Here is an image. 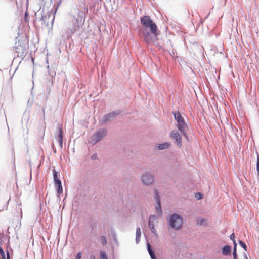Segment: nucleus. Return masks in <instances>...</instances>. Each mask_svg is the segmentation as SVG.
I'll return each mask as SVG.
<instances>
[{"label": "nucleus", "mask_w": 259, "mask_h": 259, "mask_svg": "<svg viewBox=\"0 0 259 259\" xmlns=\"http://www.w3.org/2000/svg\"><path fill=\"white\" fill-rule=\"evenodd\" d=\"M141 23L145 28L142 31L145 41L147 43L156 41L159 35L157 27L149 16H144L140 18Z\"/></svg>", "instance_id": "nucleus-1"}, {"label": "nucleus", "mask_w": 259, "mask_h": 259, "mask_svg": "<svg viewBox=\"0 0 259 259\" xmlns=\"http://www.w3.org/2000/svg\"><path fill=\"white\" fill-rule=\"evenodd\" d=\"M175 119L177 121V126L179 131L182 134H185V129L187 127V124L184 118L182 117L179 112H175L173 113Z\"/></svg>", "instance_id": "nucleus-2"}, {"label": "nucleus", "mask_w": 259, "mask_h": 259, "mask_svg": "<svg viewBox=\"0 0 259 259\" xmlns=\"http://www.w3.org/2000/svg\"><path fill=\"white\" fill-rule=\"evenodd\" d=\"M170 227L176 230L181 228L183 224L182 218L177 214H173L169 219Z\"/></svg>", "instance_id": "nucleus-3"}, {"label": "nucleus", "mask_w": 259, "mask_h": 259, "mask_svg": "<svg viewBox=\"0 0 259 259\" xmlns=\"http://www.w3.org/2000/svg\"><path fill=\"white\" fill-rule=\"evenodd\" d=\"M170 137L174 140V142L179 147H181L182 146V138L180 136V133L178 131L173 130L170 134Z\"/></svg>", "instance_id": "nucleus-4"}, {"label": "nucleus", "mask_w": 259, "mask_h": 259, "mask_svg": "<svg viewBox=\"0 0 259 259\" xmlns=\"http://www.w3.org/2000/svg\"><path fill=\"white\" fill-rule=\"evenodd\" d=\"M106 132L104 130H101L97 132L93 136V141L94 143H97L99 141L101 140L103 137L105 136Z\"/></svg>", "instance_id": "nucleus-5"}, {"label": "nucleus", "mask_w": 259, "mask_h": 259, "mask_svg": "<svg viewBox=\"0 0 259 259\" xmlns=\"http://www.w3.org/2000/svg\"><path fill=\"white\" fill-rule=\"evenodd\" d=\"M141 180L143 184L145 185H149L153 183V178L150 174H146L142 176Z\"/></svg>", "instance_id": "nucleus-6"}, {"label": "nucleus", "mask_w": 259, "mask_h": 259, "mask_svg": "<svg viewBox=\"0 0 259 259\" xmlns=\"http://www.w3.org/2000/svg\"><path fill=\"white\" fill-rule=\"evenodd\" d=\"M55 185L57 188V193L58 194L62 193L63 192V188L61 180H58L57 182L55 183Z\"/></svg>", "instance_id": "nucleus-7"}, {"label": "nucleus", "mask_w": 259, "mask_h": 259, "mask_svg": "<svg viewBox=\"0 0 259 259\" xmlns=\"http://www.w3.org/2000/svg\"><path fill=\"white\" fill-rule=\"evenodd\" d=\"M170 146V144L168 142H165L162 144H159L157 146V148L159 150L165 149L169 148Z\"/></svg>", "instance_id": "nucleus-8"}, {"label": "nucleus", "mask_w": 259, "mask_h": 259, "mask_svg": "<svg viewBox=\"0 0 259 259\" xmlns=\"http://www.w3.org/2000/svg\"><path fill=\"white\" fill-rule=\"evenodd\" d=\"M155 195H156V200L157 202V206L156 207V209L157 211H159L160 213L161 212V207H160V198L158 195V193L157 191H155Z\"/></svg>", "instance_id": "nucleus-9"}, {"label": "nucleus", "mask_w": 259, "mask_h": 259, "mask_svg": "<svg viewBox=\"0 0 259 259\" xmlns=\"http://www.w3.org/2000/svg\"><path fill=\"white\" fill-rule=\"evenodd\" d=\"M231 251V247L228 245L225 246L222 249V254L224 255L228 254Z\"/></svg>", "instance_id": "nucleus-10"}, {"label": "nucleus", "mask_w": 259, "mask_h": 259, "mask_svg": "<svg viewBox=\"0 0 259 259\" xmlns=\"http://www.w3.org/2000/svg\"><path fill=\"white\" fill-rule=\"evenodd\" d=\"M147 249L151 259H156L154 252L152 250L151 246L149 243H147Z\"/></svg>", "instance_id": "nucleus-11"}, {"label": "nucleus", "mask_w": 259, "mask_h": 259, "mask_svg": "<svg viewBox=\"0 0 259 259\" xmlns=\"http://www.w3.org/2000/svg\"><path fill=\"white\" fill-rule=\"evenodd\" d=\"M147 249L151 259H156L154 252L152 250L151 246L149 243H147Z\"/></svg>", "instance_id": "nucleus-12"}, {"label": "nucleus", "mask_w": 259, "mask_h": 259, "mask_svg": "<svg viewBox=\"0 0 259 259\" xmlns=\"http://www.w3.org/2000/svg\"><path fill=\"white\" fill-rule=\"evenodd\" d=\"M141 236V229L139 227H138L136 229V241L137 243L139 242Z\"/></svg>", "instance_id": "nucleus-13"}, {"label": "nucleus", "mask_w": 259, "mask_h": 259, "mask_svg": "<svg viewBox=\"0 0 259 259\" xmlns=\"http://www.w3.org/2000/svg\"><path fill=\"white\" fill-rule=\"evenodd\" d=\"M116 115L115 113H111L107 115H106L104 117L103 119V122H106L110 118L113 117Z\"/></svg>", "instance_id": "nucleus-14"}, {"label": "nucleus", "mask_w": 259, "mask_h": 259, "mask_svg": "<svg viewBox=\"0 0 259 259\" xmlns=\"http://www.w3.org/2000/svg\"><path fill=\"white\" fill-rule=\"evenodd\" d=\"M0 254L2 256L3 259H10V254L8 251L7 252V258H5V252L1 246H0Z\"/></svg>", "instance_id": "nucleus-15"}, {"label": "nucleus", "mask_w": 259, "mask_h": 259, "mask_svg": "<svg viewBox=\"0 0 259 259\" xmlns=\"http://www.w3.org/2000/svg\"><path fill=\"white\" fill-rule=\"evenodd\" d=\"M52 172H53V175L54 182V183H55L57 182V181L58 180H60L58 178V172H56L55 169H53Z\"/></svg>", "instance_id": "nucleus-16"}, {"label": "nucleus", "mask_w": 259, "mask_h": 259, "mask_svg": "<svg viewBox=\"0 0 259 259\" xmlns=\"http://www.w3.org/2000/svg\"><path fill=\"white\" fill-rule=\"evenodd\" d=\"M58 139H59V141L60 144H62V141H63V138H62V131L61 128L59 129V133L58 134Z\"/></svg>", "instance_id": "nucleus-17"}, {"label": "nucleus", "mask_w": 259, "mask_h": 259, "mask_svg": "<svg viewBox=\"0 0 259 259\" xmlns=\"http://www.w3.org/2000/svg\"><path fill=\"white\" fill-rule=\"evenodd\" d=\"M205 223V220H204L203 218H198L197 220V224L202 225Z\"/></svg>", "instance_id": "nucleus-18"}, {"label": "nucleus", "mask_w": 259, "mask_h": 259, "mask_svg": "<svg viewBox=\"0 0 259 259\" xmlns=\"http://www.w3.org/2000/svg\"><path fill=\"white\" fill-rule=\"evenodd\" d=\"M100 259H108V257L106 254V253L103 251H101L100 253Z\"/></svg>", "instance_id": "nucleus-19"}, {"label": "nucleus", "mask_w": 259, "mask_h": 259, "mask_svg": "<svg viewBox=\"0 0 259 259\" xmlns=\"http://www.w3.org/2000/svg\"><path fill=\"white\" fill-rule=\"evenodd\" d=\"M149 226L152 232L155 233L156 232V229L154 226V225L152 224L150 222H149Z\"/></svg>", "instance_id": "nucleus-20"}, {"label": "nucleus", "mask_w": 259, "mask_h": 259, "mask_svg": "<svg viewBox=\"0 0 259 259\" xmlns=\"http://www.w3.org/2000/svg\"><path fill=\"white\" fill-rule=\"evenodd\" d=\"M239 243L244 249L245 250H246V251L247 250V247L244 242H243V241H242L241 240H239Z\"/></svg>", "instance_id": "nucleus-21"}, {"label": "nucleus", "mask_w": 259, "mask_h": 259, "mask_svg": "<svg viewBox=\"0 0 259 259\" xmlns=\"http://www.w3.org/2000/svg\"><path fill=\"white\" fill-rule=\"evenodd\" d=\"M234 248H233V256L237 255V251H236V246H237V243L236 241H234Z\"/></svg>", "instance_id": "nucleus-22"}, {"label": "nucleus", "mask_w": 259, "mask_h": 259, "mask_svg": "<svg viewBox=\"0 0 259 259\" xmlns=\"http://www.w3.org/2000/svg\"><path fill=\"white\" fill-rule=\"evenodd\" d=\"M101 242L103 245H106L107 242H106V239L105 236H102L101 237Z\"/></svg>", "instance_id": "nucleus-23"}, {"label": "nucleus", "mask_w": 259, "mask_h": 259, "mask_svg": "<svg viewBox=\"0 0 259 259\" xmlns=\"http://www.w3.org/2000/svg\"><path fill=\"white\" fill-rule=\"evenodd\" d=\"M256 165H256V166H257V172L258 175L259 176V155H257Z\"/></svg>", "instance_id": "nucleus-24"}, {"label": "nucleus", "mask_w": 259, "mask_h": 259, "mask_svg": "<svg viewBox=\"0 0 259 259\" xmlns=\"http://www.w3.org/2000/svg\"><path fill=\"white\" fill-rule=\"evenodd\" d=\"M81 256H82V252H79L76 257H75V259H80L81 258Z\"/></svg>", "instance_id": "nucleus-25"}, {"label": "nucleus", "mask_w": 259, "mask_h": 259, "mask_svg": "<svg viewBox=\"0 0 259 259\" xmlns=\"http://www.w3.org/2000/svg\"><path fill=\"white\" fill-rule=\"evenodd\" d=\"M230 239L231 240H232L233 241V242H234V241H236L235 240V234L234 233H232L230 235Z\"/></svg>", "instance_id": "nucleus-26"}, {"label": "nucleus", "mask_w": 259, "mask_h": 259, "mask_svg": "<svg viewBox=\"0 0 259 259\" xmlns=\"http://www.w3.org/2000/svg\"><path fill=\"white\" fill-rule=\"evenodd\" d=\"M196 197L198 198V199H201L202 198V194L200 193H198L196 195Z\"/></svg>", "instance_id": "nucleus-27"}, {"label": "nucleus", "mask_w": 259, "mask_h": 259, "mask_svg": "<svg viewBox=\"0 0 259 259\" xmlns=\"http://www.w3.org/2000/svg\"><path fill=\"white\" fill-rule=\"evenodd\" d=\"M97 158V155L96 154H94L92 156V159L93 160L96 159Z\"/></svg>", "instance_id": "nucleus-28"}, {"label": "nucleus", "mask_w": 259, "mask_h": 259, "mask_svg": "<svg viewBox=\"0 0 259 259\" xmlns=\"http://www.w3.org/2000/svg\"><path fill=\"white\" fill-rule=\"evenodd\" d=\"M90 259H95V257L94 255H92L90 256Z\"/></svg>", "instance_id": "nucleus-29"}, {"label": "nucleus", "mask_w": 259, "mask_h": 259, "mask_svg": "<svg viewBox=\"0 0 259 259\" xmlns=\"http://www.w3.org/2000/svg\"><path fill=\"white\" fill-rule=\"evenodd\" d=\"M233 259H238L237 255H234L233 256Z\"/></svg>", "instance_id": "nucleus-30"}, {"label": "nucleus", "mask_w": 259, "mask_h": 259, "mask_svg": "<svg viewBox=\"0 0 259 259\" xmlns=\"http://www.w3.org/2000/svg\"><path fill=\"white\" fill-rule=\"evenodd\" d=\"M244 259H248V257H247V255H246V254H245V255H244Z\"/></svg>", "instance_id": "nucleus-31"}, {"label": "nucleus", "mask_w": 259, "mask_h": 259, "mask_svg": "<svg viewBox=\"0 0 259 259\" xmlns=\"http://www.w3.org/2000/svg\"><path fill=\"white\" fill-rule=\"evenodd\" d=\"M16 48V51H17V52H19V51H18V50L19 49L18 47H16V48Z\"/></svg>", "instance_id": "nucleus-32"}]
</instances>
